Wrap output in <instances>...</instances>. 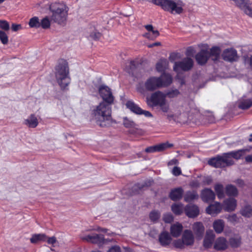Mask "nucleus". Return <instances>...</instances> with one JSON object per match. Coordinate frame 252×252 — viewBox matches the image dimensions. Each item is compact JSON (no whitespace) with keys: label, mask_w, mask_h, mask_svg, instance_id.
Listing matches in <instances>:
<instances>
[{"label":"nucleus","mask_w":252,"mask_h":252,"mask_svg":"<svg viewBox=\"0 0 252 252\" xmlns=\"http://www.w3.org/2000/svg\"><path fill=\"white\" fill-rule=\"evenodd\" d=\"M163 220L166 223H170L173 220V217L171 214L167 213L163 215Z\"/></svg>","instance_id":"8fccbe9b"},{"label":"nucleus","mask_w":252,"mask_h":252,"mask_svg":"<svg viewBox=\"0 0 252 252\" xmlns=\"http://www.w3.org/2000/svg\"><path fill=\"white\" fill-rule=\"evenodd\" d=\"M173 145L168 142L161 143L158 145H155L157 152L162 151L168 148L172 147Z\"/></svg>","instance_id":"a19ab883"},{"label":"nucleus","mask_w":252,"mask_h":252,"mask_svg":"<svg viewBox=\"0 0 252 252\" xmlns=\"http://www.w3.org/2000/svg\"><path fill=\"white\" fill-rule=\"evenodd\" d=\"M49 245H51L52 246H54V245L56 243L57 239L54 236L51 237H48L46 236V241Z\"/></svg>","instance_id":"864d4df0"},{"label":"nucleus","mask_w":252,"mask_h":252,"mask_svg":"<svg viewBox=\"0 0 252 252\" xmlns=\"http://www.w3.org/2000/svg\"><path fill=\"white\" fill-rule=\"evenodd\" d=\"M160 109L163 112H167L169 109V104L166 102V100H165L161 104L158 105Z\"/></svg>","instance_id":"3c124183"},{"label":"nucleus","mask_w":252,"mask_h":252,"mask_svg":"<svg viewBox=\"0 0 252 252\" xmlns=\"http://www.w3.org/2000/svg\"><path fill=\"white\" fill-rule=\"evenodd\" d=\"M68 73L67 63L64 61H63L56 68V78L62 89H65L70 83Z\"/></svg>","instance_id":"39448f33"},{"label":"nucleus","mask_w":252,"mask_h":252,"mask_svg":"<svg viewBox=\"0 0 252 252\" xmlns=\"http://www.w3.org/2000/svg\"><path fill=\"white\" fill-rule=\"evenodd\" d=\"M246 152H249V150L246 149H241L237 151L230 152L228 153H225V155H227L228 157H229L230 159H232V158H233L235 159H239L241 158L244 155Z\"/></svg>","instance_id":"b1692460"},{"label":"nucleus","mask_w":252,"mask_h":252,"mask_svg":"<svg viewBox=\"0 0 252 252\" xmlns=\"http://www.w3.org/2000/svg\"><path fill=\"white\" fill-rule=\"evenodd\" d=\"M226 193L228 196H236L238 191L235 187L231 185H227L225 188Z\"/></svg>","instance_id":"e433bc0d"},{"label":"nucleus","mask_w":252,"mask_h":252,"mask_svg":"<svg viewBox=\"0 0 252 252\" xmlns=\"http://www.w3.org/2000/svg\"><path fill=\"white\" fill-rule=\"evenodd\" d=\"M180 114L181 113H187L190 110L189 105L187 103H185L183 105L179 107Z\"/></svg>","instance_id":"de8ad7c7"},{"label":"nucleus","mask_w":252,"mask_h":252,"mask_svg":"<svg viewBox=\"0 0 252 252\" xmlns=\"http://www.w3.org/2000/svg\"><path fill=\"white\" fill-rule=\"evenodd\" d=\"M49 10L51 21L60 25H65L69 8L63 2H54L50 4Z\"/></svg>","instance_id":"f03ea898"},{"label":"nucleus","mask_w":252,"mask_h":252,"mask_svg":"<svg viewBox=\"0 0 252 252\" xmlns=\"http://www.w3.org/2000/svg\"><path fill=\"white\" fill-rule=\"evenodd\" d=\"M160 216V213L158 212L153 211L150 213L149 217L152 221H156L158 220Z\"/></svg>","instance_id":"49530a36"},{"label":"nucleus","mask_w":252,"mask_h":252,"mask_svg":"<svg viewBox=\"0 0 252 252\" xmlns=\"http://www.w3.org/2000/svg\"><path fill=\"white\" fill-rule=\"evenodd\" d=\"M145 27L146 29L148 31V32L145 34V36L147 38L151 40H154L159 36V33L158 31L157 30H154L152 25H146Z\"/></svg>","instance_id":"412c9836"},{"label":"nucleus","mask_w":252,"mask_h":252,"mask_svg":"<svg viewBox=\"0 0 252 252\" xmlns=\"http://www.w3.org/2000/svg\"><path fill=\"white\" fill-rule=\"evenodd\" d=\"M234 161L230 159L227 155L224 154L222 156H218L215 158L210 159L208 161V164L216 168H221L226 166L232 165Z\"/></svg>","instance_id":"0eeeda50"},{"label":"nucleus","mask_w":252,"mask_h":252,"mask_svg":"<svg viewBox=\"0 0 252 252\" xmlns=\"http://www.w3.org/2000/svg\"><path fill=\"white\" fill-rule=\"evenodd\" d=\"M242 11L246 15L252 18V5L250 1L247 4L245 7L243 9Z\"/></svg>","instance_id":"37998d69"},{"label":"nucleus","mask_w":252,"mask_h":252,"mask_svg":"<svg viewBox=\"0 0 252 252\" xmlns=\"http://www.w3.org/2000/svg\"><path fill=\"white\" fill-rule=\"evenodd\" d=\"M0 40L3 44H6L8 43V36L6 34L2 31H0Z\"/></svg>","instance_id":"09e8293b"},{"label":"nucleus","mask_w":252,"mask_h":252,"mask_svg":"<svg viewBox=\"0 0 252 252\" xmlns=\"http://www.w3.org/2000/svg\"><path fill=\"white\" fill-rule=\"evenodd\" d=\"M143 114L147 117H151L152 116V114L148 111L143 110L141 109V112L140 115Z\"/></svg>","instance_id":"0e129e2a"},{"label":"nucleus","mask_w":252,"mask_h":252,"mask_svg":"<svg viewBox=\"0 0 252 252\" xmlns=\"http://www.w3.org/2000/svg\"><path fill=\"white\" fill-rule=\"evenodd\" d=\"M227 242L224 237H219L215 242L214 248L217 251H222L227 249Z\"/></svg>","instance_id":"aec40b11"},{"label":"nucleus","mask_w":252,"mask_h":252,"mask_svg":"<svg viewBox=\"0 0 252 252\" xmlns=\"http://www.w3.org/2000/svg\"><path fill=\"white\" fill-rule=\"evenodd\" d=\"M242 11L250 2L249 0H232Z\"/></svg>","instance_id":"79ce46f5"},{"label":"nucleus","mask_w":252,"mask_h":252,"mask_svg":"<svg viewBox=\"0 0 252 252\" xmlns=\"http://www.w3.org/2000/svg\"><path fill=\"white\" fill-rule=\"evenodd\" d=\"M135 68V62L134 61H130L128 63L127 67L126 68V71L129 74H133V70Z\"/></svg>","instance_id":"a18cd8bd"},{"label":"nucleus","mask_w":252,"mask_h":252,"mask_svg":"<svg viewBox=\"0 0 252 252\" xmlns=\"http://www.w3.org/2000/svg\"><path fill=\"white\" fill-rule=\"evenodd\" d=\"M107 252H121V249L118 246L111 247Z\"/></svg>","instance_id":"4d7b16f0"},{"label":"nucleus","mask_w":252,"mask_h":252,"mask_svg":"<svg viewBox=\"0 0 252 252\" xmlns=\"http://www.w3.org/2000/svg\"><path fill=\"white\" fill-rule=\"evenodd\" d=\"M11 29L13 31L16 32L21 29V26L19 24H12Z\"/></svg>","instance_id":"680f3d73"},{"label":"nucleus","mask_w":252,"mask_h":252,"mask_svg":"<svg viewBox=\"0 0 252 252\" xmlns=\"http://www.w3.org/2000/svg\"><path fill=\"white\" fill-rule=\"evenodd\" d=\"M172 82V78L168 73H163L159 77L151 76L148 78L144 83L147 91H154L158 88L169 85Z\"/></svg>","instance_id":"7ed1b4c3"},{"label":"nucleus","mask_w":252,"mask_h":252,"mask_svg":"<svg viewBox=\"0 0 252 252\" xmlns=\"http://www.w3.org/2000/svg\"><path fill=\"white\" fill-rule=\"evenodd\" d=\"M184 190L181 188L172 189L170 193V198L174 201L179 200L182 197Z\"/></svg>","instance_id":"393cba45"},{"label":"nucleus","mask_w":252,"mask_h":252,"mask_svg":"<svg viewBox=\"0 0 252 252\" xmlns=\"http://www.w3.org/2000/svg\"><path fill=\"white\" fill-rule=\"evenodd\" d=\"M80 238L84 241L97 244H103L105 241L103 235L97 234L85 235L82 232L80 235Z\"/></svg>","instance_id":"9d476101"},{"label":"nucleus","mask_w":252,"mask_h":252,"mask_svg":"<svg viewBox=\"0 0 252 252\" xmlns=\"http://www.w3.org/2000/svg\"><path fill=\"white\" fill-rule=\"evenodd\" d=\"M198 198V195L195 191H188L186 193L184 197V200L186 202H189Z\"/></svg>","instance_id":"7c9ffc66"},{"label":"nucleus","mask_w":252,"mask_h":252,"mask_svg":"<svg viewBox=\"0 0 252 252\" xmlns=\"http://www.w3.org/2000/svg\"><path fill=\"white\" fill-rule=\"evenodd\" d=\"M201 197L204 202H208L215 199V194L212 189H205L202 191Z\"/></svg>","instance_id":"f3484780"},{"label":"nucleus","mask_w":252,"mask_h":252,"mask_svg":"<svg viewBox=\"0 0 252 252\" xmlns=\"http://www.w3.org/2000/svg\"><path fill=\"white\" fill-rule=\"evenodd\" d=\"M192 229L194 233V237L198 240H201L205 231V227L203 224L201 222H195L192 225Z\"/></svg>","instance_id":"ddd939ff"},{"label":"nucleus","mask_w":252,"mask_h":252,"mask_svg":"<svg viewBox=\"0 0 252 252\" xmlns=\"http://www.w3.org/2000/svg\"><path fill=\"white\" fill-rule=\"evenodd\" d=\"M209 58V52L206 50H201L196 55L195 59L197 63L200 65L205 64Z\"/></svg>","instance_id":"4468645a"},{"label":"nucleus","mask_w":252,"mask_h":252,"mask_svg":"<svg viewBox=\"0 0 252 252\" xmlns=\"http://www.w3.org/2000/svg\"><path fill=\"white\" fill-rule=\"evenodd\" d=\"M51 19H49L48 16H45L40 21V27L44 29H47L50 28L51 22Z\"/></svg>","instance_id":"58836bf2"},{"label":"nucleus","mask_w":252,"mask_h":252,"mask_svg":"<svg viewBox=\"0 0 252 252\" xmlns=\"http://www.w3.org/2000/svg\"><path fill=\"white\" fill-rule=\"evenodd\" d=\"M215 238V234L212 230L207 231L203 241V246L205 248H210Z\"/></svg>","instance_id":"dca6fc26"},{"label":"nucleus","mask_w":252,"mask_h":252,"mask_svg":"<svg viewBox=\"0 0 252 252\" xmlns=\"http://www.w3.org/2000/svg\"><path fill=\"white\" fill-rule=\"evenodd\" d=\"M111 104L103 101L92 110V118L100 126H106L111 120Z\"/></svg>","instance_id":"f257e3e1"},{"label":"nucleus","mask_w":252,"mask_h":252,"mask_svg":"<svg viewBox=\"0 0 252 252\" xmlns=\"http://www.w3.org/2000/svg\"><path fill=\"white\" fill-rule=\"evenodd\" d=\"M184 209V205L182 203H175L171 206L172 212L177 215H181L183 212Z\"/></svg>","instance_id":"2f4dec72"},{"label":"nucleus","mask_w":252,"mask_h":252,"mask_svg":"<svg viewBox=\"0 0 252 252\" xmlns=\"http://www.w3.org/2000/svg\"><path fill=\"white\" fill-rule=\"evenodd\" d=\"M46 235L44 234H36L32 236L30 241L32 243H36L40 241L45 242Z\"/></svg>","instance_id":"c756f323"},{"label":"nucleus","mask_w":252,"mask_h":252,"mask_svg":"<svg viewBox=\"0 0 252 252\" xmlns=\"http://www.w3.org/2000/svg\"><path fill=\"white\" fill-rule=\"evenodd\" d=\"M179 94L180 92L177 89H173L168 91L165 94L166 95V97L174 98L177 97Z\"/></svg>","instance_id":"c03bdc74"},{"label":"nucleus","mask_w":252,"mask_h":252,"mask_svg":"<svg viewBox=\"0 0 252 252\" xmlns=\"http://www.w3.org/2000/svg\"><path fill=\"white\" fill-rule=\"evenodd\" d=\"M168 66V62L166 59H161L156 65V68L158 71L162 72L164 71Z\"/></svg>","instance_id":"c85d7f7f"},{"label":"nucleus","mask_w":252,"mask_h":252,"mask_svg":"<svg viewBox=\"0 0 252 252\" xmlns=\"http://www.w3.org/2000/svg\"><path fill=\"white\" fill-rule=\"evenodd\" d=\"M156 150V146H154L148 147L146 149L145 151L147 153H153V152H157V150Z\"/></svg>","instance_id":"e2e57ef3"},{"label":"nucleus","mask_w":252,"mask_h":252,"mask_svg":"<svg viewBox=\"0 0 252 252\" xmlns=\"http://www.w3.org/2000/svg\"><path fill=\"white\" fill-rule=\"evenodd\" d=\"M152 2L173 14H180L183 10L184 3L181 0H152Z\"/></svg>","instance_id":"20e7f679"},{"label":"nucleus","mask_w":252,"mask_h":252,"mask_svg":"<svg viewBox=\"0 0 252 252\" xmlns=\"http://www.w3.org/2000/svg\"><path fill=\"white\" fill-rule=\"evenodd\" d=\"M222 207L220 203L215 202L209 205L206 209V213L212 216H216L220 212Z\"/></svg>","instance_id":"6ab92c4d"},{"label":"nucleus","mask_w":252,"mask_h":252,"mask_svg":"<svg viewBox=\"0 0 252 252\" xmlns=\"http://www.w3.org/2000/svg\"><path fill=\"white\" fill-rule=\"evenodd\" d=\"M171 237L167 232H163L160 234L159 237V241L162 246L168 245L171 241Z\"/></svg>","instance_id":"bb28decb"},{"label":"nucleus","mask_w":252,"mask_h":252,"mask_svg":"<svg viewBox=\"0 0 252 252\" xmlns=\"http://www.w3.org/2000/svg\"><path fill=\"white\" fill-rule=\"evenodd\" d=\"M212 180L211 178H210V177L206 178L203 181L205 185H209L212 183Z\"/></svg>","instance_id":"69168bd1"},{"label":"nucleus","mask_w":252,"mask_h":252,"mask_svg":"<svg viewBox=\"0 0 252 252\" xmlns=\"http://www.w3.org/2000/svg\"><path fill=\"white\" fill-rule=\"evenodd\" d=\"M172 174L175 176H179L181 174V170L180 168L175 166L172 170Z\"/></svg>","instance_id":"13d9d810"},{"label":"nucleus","mask_w":252,"mask_h":252,"mask_svg":"<svg viewBox=\"0 0 252 252\" xmlns=\"http://www.w3.org/2000/svg\"><path fill=\"white\" fill-rule=\"evenodd\" d=\"M124 125L126 127H129L132 126L134 125V123L133 121L126 118H124Z\"/></svg>","instance_id":"6e6d98bb"},{"label":"nucleus","mask_w":252,"mask_h":252,"mask_svg":"<svg viewBox=\"0 0 252 252\" xmlns=\"http://www.w3.org/2000/svg\"><path fill=\"white\" fill-rule=\"evenodd\" d=\"M0 28L4 30L8 31L9 29V25L6 21H0Z\"/></svg>","instance_id":"603ef678"},{"label":"nucleus","mask_w":252,"mask_h":252,"mask_svg":"<svg viewBox=\"0 0 252 252\" xmlns=\"http://www.w3.org/2000/svg\"><path fill=\"white\" fill-rule=\"evenodd\" d=\"M29 25L31 28H38L40 27L39 18L36 16L32 18L29 21Z\"/></svg>","instance_id":"4c0bfd02"},{"label":"nucleus","mask_w":252,"mask_h":252,"mask_svg":"<svg viewBox=\"0 0 252 252\" xmlns=\"http://www.w3.org/2000/svg\"><path fill=\"white\" fill-rule=\"evenodd\" d=\"M225 223L222 220L218 219L215 220L213 223V227L217 233H221L224 227Z\"/></svg>","instance_id":"a878e982"},{"label":"nucleus","mask_w":252,"mask_h":252,"mask_svg":"<svg viewBox=\"0 0 252 252\" xmlns=\"http://www.w3.org/2000/svg\"><path fill=\"white\" fill-rule=\"evenodd\" d=\"M245 161L247 162H252V154L247 156L245 157Z\"/></svg>","instance_id":"774afa93"},{"label":"nucleus","mask_w":252,"mask_h":252,"mask_svg":"<svg viewBox=\"0 0 252 252\" xmlns=\"http://www.w3.org/2000/svg\"><path fill=\"white\" fill-rule=\"evenodd\" d=\"M252 106V100L250 99L239 100L238 107L242 109H247Z\"/></svg>","instance_id":"473e14b6"},{"label":"nucleus","mask_w":252,"mask_h":252,"mask_svg":"<svg viewBox=\"0 0 252 252\" xmlns=\"http://www.w3.org/2000/svg\"><path fill=\"white\" fill-rule=\"evenodd\" d=\"M222 57L225 61L232 62L238 59L237 51L234 48H228L224 50L222 54Z\"/></svg>","instance_id":"f8f14e48"},{"label":"nucleus","mask_w":252,"mask_h":252,"mask_svg":"<svg viewBox=\"0 0 252 252\" xmlns=\"http://www.w3.org/2000/svg\"><path fill=\"white\" fill-rule=\"evenodd\" d=\"M166 100V95L160 91L153 93L150 97L147 98V103L151 106H157L161 104Z\"/></svg>","instance_id":"6e6552de"},{"label":"nucleus","mask_w":252,"mask_h":252,"mask_svg":"<svg viewBox=\"0 0 252 252\" xmlns=\"http://www.w3.org/2000/svg\"><path fill=\"white\" fill-rule=\"evenodd\" d=\"M194 238L191 230L186 229L183 231L181 238L174 240L172 244L176 249H184L194 244Z\"/></svg>","instance_id":"423d86ee"},{"label":"nucleus","mask_w":252,"mask_h":252,"mask_svg":"<svg viewBox=\"0 0 252 252\" xmlns=\"http://www.w3.org/2000/svg\"><path fill=\"white\" fill-rule=\"evenodd\" d=\"M240 214L245 217H252V207L250 205L245 206L241 210Z\"/></svg>","instance_id":"f704fd0d"},{"label":"nucleus","mask_w":252,"mask_h":252,"mask_svg":"<svg viewBox=\"0 0 252 252\" xmlns=\"http://www.w3.org/2000/svg\"><path fill=\"white\" fill-rule=\"evenodd\" d=\"M236 183L240 187H243L245 185L244 182L241 179H238L236 181Z\"/></svg>","instance_id":"338daca9"},{"label":"nucleus","mask_w":252,"mask_h":252,"mask_svg":"<svg viewBox=\"0 0 252 252\" xmlns=\"http://www.w3.org/2000/svg\"><path fill=\"white\" fill-rule=\"evenodd\" d=\"M184 210L186 215L189 218L196 217L199 213L198 207L195 205H188L186 206Z\"/></svg>","instance_id":"2eb2a0df"},{"label":"nucleus","mask_w":252,"mask_h":252,"mask_svg":"<svg viewBox=\"0 0 252 252\" xmlns=\"http://www.w3.org/2000/svg\"><path fill=\"white\" fill-rule=\"evenodd\" d=\"M126 106L132 112L138 115L140 114L141 108L133 101L131 100L127 101L126 103Z\"/></svg>","instance_id":"cd10ccee"},{"label":"nucleus","mask_w":252,"mask_h":252,"mask_svg":"<svg viewBox=\"0 0 252 252\" xmlns=\"http://www.w3.org/2000/svg\"><path fill=\"white\" fill-rule=\"evenodd\" d=\"M24 124L29 127L34 128L37 126L38 121L34 114H31L25 120Z\"/></svg>","instance_id":"5701e85b"},{"label":"nucleus","mask_w":252,"mask_h":252,"mask_svg":"<svg viewBox=\"0 0 252 252\" xmlns=\"http://www.w3.org/2000/svg\"><path fill=\"white\" fill-rule=\"evenodd\" d=\"M193 65V61L190 58H185L181 61L175 62L173 66L175 71L178 72L180 70L187 71L191 69Z\"/></svg>","instance_id":"1a4fd4ad"},{"label":"nucleus","mask_w":252,"mask_h":252,"mask_svg":"<svg viewBox=\"0 0 252 252\" xmlns=\"http://www.w3.org/2000/svg\"><path fill=\"white\" fill-rule=\"evenodd\" d=\"M220 53V49L219 47L215 46L211 49L209 57L212 56V60L215 61L219 57Z\"/></svg>","instance_id":"c9c22d12"},{"label":"nucleus","mask_w":252,"mask_h":252,"mask_svg":"<svg viewBox=\"0 0 252 252\" xmlns=\"http://www.w3.org/2000/svg\"><path fill=\"white\" fill-rule=\"evenodd\" d=\"M101 36V33L98 32H93L91 34V37L95 40L99 39Z\"/></svg>","instance_id":"bf43d9fd"},{"label":"nucleus","mask_w":252,"mask_h":252,"mask_svg":"<svg viewBox=\"0 0 252 252\" xmlns=\"http://www.w3.org/2000/svg\"><path fill=\"white\" fill-rule=\"evenodd\" d=\"M228 220L232 223H235L238 221V218L236 215L232 214L227 217Z\"/></svg>","instance_id":"5fc2aeb1"},{"label":"nucleus","mask_w":252,"mask_h":252,"mask_svg":"<svg viewBox=\"0 0 252 252\" xmlns=\"http://www.w3.org/2000/svg\"><path fill=\"white\" fill-rule=\"evenodd\" d=\"M183 226L182 224L179 222H176L172 224L170 228V234L173 237H178L183 232Z\"/></svg>","instance_id":"a211bd4d"},{"label":"nucleus","mask_w":252,"mask_h":252,"mask_svg":"<svg viewBox=\"0 0 252 252\" xmlns=\"http://www.w3.org/2000/svg\"><path fill=\"white\" fill-rule=\"evenodd\" d=\"M94 230H95L97 231H100L105 233H107L108 235H113L114 234V233L113 232L107 233L108 230L107 229L100 228L99 227H98L97 228L94 229Z\"/></svg>","instance_id":"052dcab7"},{"label":"nucleus","mask_w":252,"mask_h":252,"mask_svg":"<svg viewBox=\"0 0 252 252\" xmlns=\"http://www.w3.org/2000/svg\"><path fill=\"white\" fill-rule=\"evenodd\" d=\"M214 189L219 198L221 199L224 197V188L222 185L216 184L215 186Z\"/></svg>","instance_id":"72a5a7b5"},{"label":"nucleus","mask_w":252,"mask_h":252,"mask_svg":"<svg viewBox=\"0 0 252 252\" xmlns=\"http://www.w3.org/2000/svg\"><path fill=\"white\" fill-rule=\"evenodd\" d=\"M99 93L105 102L112 104L114 101V97L110 89L106 86L101 85L99 88Z\"/></svg>","instance_id":"9b49d317"},{"label":"nucleus","mask_w":252,"mask_h":252,"mask_svg":"<svg viewBox=\"0 0 252 252\" xmlns=\"http://www.w3.org/2000/svg\"><path fill=\"white\" fill-rule=\"evenodd\" d=\"M236 206V200L233 198H230L223 202L224 209L227 212L234 211Z\"/></svg>","instance_id":"4be33fe9"},{"label":"nucleus","mask_w":252,"mask_h":252,"mask_svg":"<svg viewBox=\"0 0 252 252\" xmlns=\"http://www.w3.org/2000/svg\"><path fill=\"white\" fill-rule=\"evenodd\" d=\"M230 246L233 248H237L239 247L241 243V238L240 237L237 236L231 238L229 240Z\"/></svg>","instance_id":"ea45409f"}]
</instances>
